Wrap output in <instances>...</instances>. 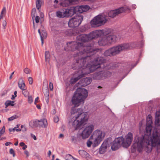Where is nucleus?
<instances>
[{"instance_id":"f257e3e1","label":"nucleus","mask_w":160,"mask_h":160,"mask_svg":"<svg viewBox=\"0 0 160 160\" xmlns=\"http://www.w3.org/2000/svg\"><path fill=\"white\" fill-rule=\"evenodd\" d=\"M66 51H77V54L74 57L76 62L72 65L74 69L79 70L78 72L81 74L76 78L71 80V82L74 83L84 75L89 74L100 68L106 69L112 68L109 67L106 60L104 58L99 57L96 53L101 52V50L94 48L91 46H82L81 43L72 42L67 43Z\"/></svg>"},{"instance_id":"f03ea898","label":"nucleus","mask_w":160,"mask_h":160,"mask_svg":"<svg viewBox=\"0 0 160 160\" xmlns=\"http://www.w3.org/2000/svg\"><path fill=\"white\" fill-rule=\"evenodd\" d=\"M155 127L152 136L151 135L152 125H147L146 133L141 137L135 138L133 147L139 152L144 149L148 152H150L153 147L160 145V111L156 113Z\"/></svg>"},{"instance_id":"7ed1b4c3","label":"nucleus","mask_w":160,"mask_h":160,"mask_svg":"<svg viewBox=\"0 0 160 160\" xmlns=\"http://www.w3.org/2000/svg\"><path fill=\"white\" fill-rule=\"evenodd\" d=\"M88 95L87 91L84 88H78L77 89L74 94L72 97L71 102L74 106L72 107L71 110L72 118L69 121L70 124H72L75 130L81 128L82 126L88 120L87 113L83 112L82 109H77L76 107L80 105Z\"/></svg>"},{"instance_id":"20e7f679","label":"nucleus","mask_w":160,"mask_h":160,"mask_svg":"<svg viewBox=\"0 0 160 160\" xmlns=\"http://www.w3.org/2000/svg\"><path fill=\"white\" fill-rule=\"evenodd\" d=\"M104 36L98 41L100 46H105L115 42L116 41V36L111 33L108 29L98 30L94 31L88 34H82L77 37L76 41L78 44L81 43L82 46H85L84 43L93 38L101 36Z\"/></svg>"},{"instance_id":"39448f33","label":"nucleus","mask_w":160,"mask_h":160,"mask_svg":"<svg viewBox=\"0 0 160 160\" xmlns=\"http://www.w3.org/2000/svg\"><path fill=\"white\" fill-rule=\"evenodd\" d=\"M125 139L122 137L117 138L113 141L111 146L112 150L115 151L118 149L122 145L123 147L128 148L131 144L132 141V134L129 132L125 136Z\"/></svg>"},{"instance_id":"423d86ee","label":"nucleus","mask_w":160,"mask_h":160,"mask_svg":"<svg viewBox=\"0 0 160 160\" xmlns=\"http://www.w3.org/2000/svg\"><path fill=\"white\" fill-rule=\"evenodd\" d=\"M131 48V44L125 43L113 47L106 50L104 53L105 56H112L120 53L121 51L128 50Z\"/></svg>"},{"instance_id":"0eeeda50","label":"nucleus","mask_w":160,"mask_h":160,"mask_svg":"<svg viewBox=\"0 0 160 160\" xmlns=\"http://www.w3.org/2000/svg\"><path fill=\"white\" fill-rule=\"evenodd\" d=\"M105 133L102 130L97 129L94 131L89 138L90 139L93 140V146L96 147L100 144L104 139Z\"/></svg>"},{"instance_id":"6e6552de","label":"nucleus","mask_w":160,"mask_h":160,"mask_svg":"<svg viewBox=\"0 0 160 160\" xmlns=\"http://www.w3.org/2000/svg\"><path fill=\"white\" fill-rule=\"evenodd\" d=\"M106 18L101 15L95 17L90 22L92 27L96 28L103 25L107 22Z\"/></svg>"},{"instance_id":"1a4fd4ad","label":"nucleus","mask_w":160,"mask_h":160,"mask_svg":"<svg viewBox=\"0 0 160 160\" xmlns=\"http://www.w3.org/2000/svg\"><path fill=\"white\" fill-rule=\"evenodd\" d=\"M83 20L82 16L76 15L70 19L68 23V26L71 28L77 27L81 24Z\"/></svg>"},{"instance_id":"9d476101","label":"nucleus","mask_w":160,"mask_h":160,"mask_svg":"<svg viewBox=\"0 0 160 160\" xmlns=\"http://www.w3.org/2000/svg\"><path fill=\"white\" fill-rule=\"evenodd\" d=\"M130 8L127 6L122 7L110 11L108 13V16L111 18H114L118 14L126 11L129 12Z\"/></svg>"},{"instance_id":"9b49d317","label":"nucleus","mask_w":160,"mask_h":160,"mask_svg":"<svg viewBox=\"0 0 160 160\" xmlns=\"http://www.w3.org/2000/svg\"><path fill=\"white\" fill-rule=\"evenodd\" d=\"M94 129V126L92 124L88 125L85 127L80 134V136L83 139L88 138Z\"/></svg>"},{"instance_id":"f8f14e48","label":"nucleus","mask_w":160,"mask_h":160,"mask_svg":"<svg viewBox=\"0 0 160 160\" xmlns=\"http://www.w3.org/2000/svg\"><path fill=\"white\" fill-rule=\"evenodd\" d=\"M94 129V126L92 124L88 125L85 127L80 134V136L83 139L88 138Z\"/></svg>"},{"instance_id":"ddd939ff","label":"nucleus","mask_w":160,"mask_h":160,"mask_svg":"<svg viewBox=\"0 0 160 160\" xmlns=\"http://www.w3.org/2000/svg\"><path fill=\"white\" fill-rule=\"evenodd\" d=\"M111 73L109 71H102L95 73L93 76L94 79L99 80L103 79L109 77Z\"/></svg>"},{"instance_id":"4468645a","label":"nucleus","mask_w":160,"mask_h":160,"mask_svg":"<svg viewBox=\"0 0 160 160\" xmlns=\"http://www.w3.org/2000/svg\"><path fill=\"white\" fill-rule=\"evenodd\" d=\"M111 142V138H108L105 139L99 149V152L100 154L104 153L107 148H109Z\"/></svg>"},{"instance_id":"2eb2a0df","label":"nucleus","mask_w":160,"mask_h":160,"mask_svg":"<svg viewBox=\"0 0 160 160\" xmlns=\"http://www.w3.org/2000/svg\"><path fill=\"white\" fill-rule=\"evenodd\" d=\"M65 12L66 13L67 17L72 16L74 14L78 12V9H76V7H72L69 8L65 9Z\"/></svg>"},{"instance_id":"dca6fc26","label":"nucleus","mask_w":160,"mask_h":160,"mask_svg":"<svg viewBox=\"0 0 160 160\" xmlns=\"http://www.w3.org/2000/svg\"><path fill=\"white\" fill-rule=\"evenodd\" d=\"M92 79L90 78H83L80 80L78 82L80 86L85 87L91 83Z\"/></svg>"},{"instance_id":"f3484780","label":"nucleus","mask_w":160,"mask_h":160,"mask_svg":"<svg viewBox=\"0 0 160 160\" xmlns=\"http://www.w3.org/2000/svg\"><path fill=\"white\" fill-rule=\"evenodd\" d=\"M89 9L90 7L89 6L86 5L76 6V9H78V12L79 13L86 12Z\"/></svg>"},{"instance_id":"a211bd4d","label":"nucleus","mask_w":160,"mask_h":160,"mask_svg":"<svg viewBox=\"0 0 160 160\" xmlns=\"http://www.w3.org/2000/svg\"><path fill=\"white\" fill-rule=\"evenodd\" d=\"M38 127H39L46 128L48 126V122L47 119H43L38 120Z\"/></svg>"},{"instance_id":"6ab92c4d","label":"nucleus","mask_w":160,"mask_h":160,"mask_svg":"<svg viewBox=\"0 0 160 160\" xmlns=\"http://www.w3.org/2000/svg\"><path fill=\"white\" fill-rule=\"evenodd\" d=\"M79 154L83 158H86L87 159H88L90 158V155L85 151L81 150L79 151Z\"/></svg>"},{"instance_id":"aec40b11","label":"nucleus","mask_w":160,"mask_h":160,"mask_svg":"<svg viewBox=\"0 0 160 160\" xmlns=\"http://www.w3.org/2000/svg\"><path fill=\"white\" fill-rule=\"evenodd\" d=\"M57 16L59 18H63L65 17H67L66 13L65 11L62 10L57 11L56 12Z\"/></svg>"},{"instance_id":"412c9836","label":"nucleus","mask_w":160,"mask_h":160,"mask_svg":"<svg viewBox=\"0 0 160 160\" xmlns=\"http://www.w3.org/2000/svg\"><path fill=\"white\" fill-rule=\"evenodd\" d=\"M18 86L21 90H24L26 89V88L25 84L22 79L19 80L18 82Z\"/></svg>"},{"instance_id":"4be33fe9","label":"nucleus","mask_w":160,"mask_h":160,"mask_svg":"<svg viewBox=\"0 0 160 160\" xmlns=\"http://www.w3.org/2000/svg\"><path fill=\"white\" fill-rule=\"evenodd\" d=\"M48 82L46 80H45L43 82V86L45 87L46 89L43 92L44 94L45 95V96H49V90L48 89Z\"/></svg>"},{"instance_id":"5701e85b","label":"nucleus","mask_w":160,"mask_h":160,"mask_svg":"<svg viewBox=\"0 0 160 160\" xmlns=\"http://www.w3.org/2000/svg\"><path fill=\"white\" fill-rule=\"evenodd\" d=\"M38 120L37 119L32 120L29 123V126L32 128H36L38 127Z\"/></svg>"},{"instance_id":"b1692460","label":"nucleus","mask_w":160,"mask_h":160,"mask_svg":"<svg viewBox=\"0 0 160 160\" xmlns=\"http://www.w3.org/2000/svg\"><path fill=\"white\" fill-rule=\"evenodd\" d=\"M72 2L70 0H64L61 3V5L62 7H67L71 5Z\"/></svg>"},{"instance_id":"393cba45","label":"nucleus","mask_w":160,"mask_h":160,"mask_svg":"<svg viewBox=\"0 0 160 160\" xmlns=\"http://www.w3.org/2000/svg\"><path fill=\"white\" fill-rule=\"evenodd\" d=\"M14 102L13 101H7L5 103L6 107H7L9 106H13Z\"/></svg>"},{"instance_id":"a878e982","label":"nucleus","mask_w":160,"mask_h":160,"mask_svg":"<svg viewBox=\"0 0 160 160\" xmlns=\"http://www.w3.org/2000/svg\"><path fill=\"white\" fill-rule=\"evenodd\" d=\"M36 3L37 9L40 11L39 9L41 6V2L40 0H36Z\"/></svg>"},{"instance_id":"bb28decb","label":"nucleus","mask_w":160,"mask_h":160,"mask_svg":"<svg viewBox=\"0 0 160 160\" xmlns=\"http://www.w3.org/2000/svg\"><path fill=\"white\" fill-rule=\"evenodd\" d=\"M66 160H78V159L74 158L72 155L68 154L66 157Z\"/></svg>"},{"instance_id":"cd10ccee","label":"nucleus","mask_w":160,"mask_h":160,"mask_svg":"<svg viewBox=\"0 0 160 160\" xmlns=\"http://www.w3.org/2000/svg\"><path fill=\"white\" fill-rule=\"evenodd\" d=\"M6 8L5 7H4L3 8L1 11V15L0 16V19H1L3 18V15L6 14Z\"/></svg>"},{"instance_id":"c85d7f7f","label":"nucleus","mask_w":160,"mask_h":160,"mask_svg":"<svg viewBox=\"0 0 160 160\" xmlns=\"http://www.w3.org/2000/svg\"><path fill=\"white\" fill-rule=\"evenodd\" d=\"M45 58L46 60H48L50 57L49 52L48 51H46L45 53Z\"/></svg>"},{"instance_id":"c756f323","label":"nucleus","mask_w":160,"mask_h":160,"mask_svg":"<svg viewBox=\"0 0 160 160\" xmlns=\"http://www.w3.org/2000/svg\"><path fill=\"white\" fill-rule=\"evenodd\" d=\"M93 143V140L92 139H90L88 140L87 142V146L88 147H91L92 144Z\"/></svg>"},{"instance_id":"7c9ffc66","label":"nucleus","mask_w":160,"mask_h":160,"mask_svg":"<svg viewBox=\"0 0 160 160\" xmlns=\"http://www.w3.org/2000/svg\"><path fill=\"white\" fill-rule=\"evenodd\" d=\"M41 34L42 36V38H45L47 37V34L45 30H42L41 31Z\"/></svg>"},{"instance_id":"2f4dec72","label":"nucleus","mask_w":160,"mask_h":160,"mask_svg":"<svg viewBox=\"0 0 160 160\" xmlns=\"http://www.w3.org/2000/svg\"><path fill=\"white\" fill-rule=\"evenodd\" d=\"M5 132V127L4 126L2 128V129L0 130V137Z\"/></svg>"},{"instance_id":"473e14b6","label":"nucleus","mask_w":160,"mask_h":160,"mask_svg":"<svg viewBox=\"0 0 160 160\" xmlns=\"http://www.w3.org/2000/svg\"><path fill=\"white\" fill-rule=\"evenodd\" d=\"M38 32L39 33L40 36L41 40L42 42V45H43V39L42 38V34H41V32L40 30V29H39L38 30Z\"/></svg>"},{"instance_id":"72a5a7b5","label":"nucleus","mask_w":160,"mask_h":160,"mask_svg":"<svg viewBox=\"0 0 160 160\" xmlns=\"http://www.w3.org/2000/svg\"><path fill=\"white\" fill-rule=\"evenodd\" d=\"M152 119H147V125H152Z\"/></svg>"},{"instance_id":"f704fd0d","label":"nucleus","mask_w":160,"mask_h":160,"mask_svg":"<svg viewBox=\"0 0 160 160\" xmlns=\"http://www.w3.org/2000/svg\"><path fill=\"white\" fill-rule=\"evenodd\" d=\"M28 102L30 103H32L33 101V98L31 96H28Z\"/></svg>"},{"instance_id":"c9c22d12","label":"nucleus","mask_w":160,"mask_h":160,"mask_svg":"<svg viewBox=\"0 0 160 160\" xmlns=\"http://www.w3.org/2000/svg\"><path fill=\"white\" fill-rule=\"evenodd\" d=\"M16 115L13 116L8 118V121H11L16 118Z\"/></svg>"},{"instance_id":"e433bc0d","label":"nucleus","mask_w":160,"mask_h":160,"mask_svg":"<svg viewBox=\"0 0 160 160\" xmlns=\"http://www.w3.org/2000/svg\"><path fill=\"white\" fill-rule=\"evenodd\" d=\"M9 152H10V153L11 154H12V156H13V157H15V153L14 151V150H13V149L11 148L10 149Z\"/></svg>"},{"instance_id":"4c0bfd02","label":"nucleus","mask_w":160,"mask_h":160,"mask_svg":"<svg viewBox=\"0 0 160 160\" xmlns=\"http://www.w3.org/2000/svg\"><path fill=\"white\" fill-rule=\"evenodd\" d=\"M24 72L26 74L30 73V70L28 68H26L24 69Z\"/></svg>"},{"instance_id":"58836bf2","label":"nucleus","mask_w":160,"mask_h":160,"mask_svg":"<svg viewBox=\"0 0 160 160\" xmlns=\"http://www.w3.org/2000/svg\"><path fill=\"white\" fill-rule=\"evenodd\" d=\"M28 80L29 82V83L30 84H32L33 82V79L31 77H29L28 78Z\"/></svg>"},{"instance_id":"ea45409f","label":"nucleus","mask_w":160,"mask_h":160,"mask_svg":"<svg viewBox=\"0 0 160 160\" xmlns=\"http://www.w3.org/2000/svg\"><path fill=\"white\" fill-rule=\"evenodd\" d=\"M71 139L72 142H75L77 141L76 138L74 136H72L71 137Z\"/></svg>"},{"instance_id":"a19ab883","label":"nucleus","mask_w":160,"mask_h":160,"mask_svg":"<svg viewBox=\"0 0 160 160\" xmlns=\"http://www.w3.org/2000/svg\"><path fill=\"white\" fill-rule=\"evenodd\" d=\"M21 128L22 129V131L23 132L26 131L27 129L23 125H21Z\"/></svg>"},{"instance_id":"79ce46f5","label":"nucleus","mask_w":160,"mask_h":160,"mask_svg":"<svg viewBox=\"0 0 160 160\" xmlns=\"http://www.w3.org/2000/svg\"><path fill=\"white\" fill-rule=\"evenodd\" d=\"M59 121L58 117L57 116H55L54 118V121L55 122H58Z\"/></svg>"},{"instance_id":"37998d69","label":"nucleus","mask_w":160,"mask_h":160,"mask_svg":"<svg viewBox=\"0 0 160 160\" xmlns=\"http://www.w3.org/2000/svg\"><path fill=\"white\" fill-rule=\"evenodd\" d=\"M49 87L51 90H52L53 89V85L52 83L50 82L49 83Z\"/></svg>"},{"instance_id":"c03bdc74","label":"nucleus","mask_w":160,"mask_h":160,"mask_svg":"<svg viewBox=\"0 0 160 160\" xmlns=\"http://www.w3.org/2000/svg\"><path fill=\"white\" fill-rule=\"evenodd\" d=\"M7 25V22L6 21H4L2 22V26L3 27V28L5 29L6 26Z\"/></svg>"},{"instance_id":"a18cd8bd","label":"nucleus","mask_w":160,"mask_h":160,"mask_svg":"<svg viewBox=\"0 0 160 160\" xmlns=\"http://www.w3.org/2000/svg\"><path fill=\"white\" fill-rule=\"evenodd\" d=\"M40 18L39 16H37L35 18V22L37 23L39 22Z\"/></svg>"},{"instance_id":"49530a36","label":"nucleus","mask_w":160,"mask_h":160,"mask_svg":"<svg viewBox=\"0 0 160 160\" xmlns=\"http://www.w3.org/2000/svg\"><path fill=\"white\" fill-rule=\"evenodd\" d=\"M36 10L35 8H33L32 10V18H33V14H35Z\"/></svg>"},{"instance_id":"de8ad7c7","label":"nucleus","mask_w":160,"mask_h":160,"mask_svg":"<svg viewBox=\"0 0 160 160\" xmlns=\"http://www.w3.org/2000/svg\"><path fill=\"white\" fill-rule=\"evenodd\" d=\"M45 99L46 100L47 103H48L49 100V96H45Z\"/></svg>"},{"instance_id":"09e8293b","label":"nucleus","mask_w":160,"mask_h":160,"mask_svg":"<svg viewBox=\"0 0 160 160\" xmlns=\"http://www.w3.org/2000/svg\"><path fill=\"white\" fill-rule=\"evenodd\" d=\"M16 127L14 128H9V130L10 132H14L15 130Z\"/></svg>"},{"instance_id":"8fccbe9b","label":"nucleus","mask_w":160,"mask_h":160,"mask_svg":"<svg viewBox=\"0 0 160 160\" xmlns=\"http://www.w3.org/2000/svg\"><path fill=\"white\" fill-rule=\"evenodd\" d=\"M12 144L11 142H6L5 144V145L6 146H8L10 144Z\"/></svg>"},{"instance_id":"3c124183","label":"nucleus","mask_w":160,"mask_h":160,"mask_svg":"<svg viewBox=\"0 0 160 160\" xmlns=\"http://www.w3.org/2000/svg\"><path fill=\"white\" fill-rule=\"evenodd\" d=\"M24 153L25 154H26L27 155V157H28L29 156V153L28 151L25 150L24 151Z\"/></svg>"},{"instance_id":"603ef678","label":"nucleus","mask_w":160,"mask_h":160,"mask_svg":"<svg viewBox=\"0 0 160 160\" xmlns=\"http://www.w3.org/2000/svg\"><path fill=\"white\" fill-rule=\"evenodd\" d=\"M39 98L38 97H37L35 99V101H34V104H36L38 102V100Z\"/></svg>"},{"instance_id":"864d4df0","label":"nucleus","mask_w":160,"mask_h":160,"mask_svg":"<svg viewBox=\"0 0 160 160\" xmlns=\"http://www.w3.org/2000/svg\"><path fill=\"white\" fill-rule=\"evenodd\" d=\"M19 145L20 146L23 147L25 145V144L23 142H21L20 143Z\"/></svg>"},{"instance_id":"5fc2aeb1","label":"nucleus","mask_w":160,"mask_h":160,"mask_svg":"<svg viewBox=\"0 0 160 160\" xmlns=\"http://www.w3.org/2000/svg\"><path fill=\"white\" fill-rule=\"evenodd\" d=\"M14 72H12V73L11 74L10 76L9 77V79H11L12 78V76L13 75V74H14Z\"/></svg>"},{"instance_id":"6e6d98bb","label":"nucleus","mask_w":160,"mask_h":160,"mask_svg":"<svg viewBox=\"0 0 160 160\" xmlns=\"http://www.w3.org/2000/svg\"><path fill=\"white\" fill-rule=\"evenodd\" d=\"M27 146L26 145H25L23 146L22 147V149L23 150H25L26 148H27Z\"/></svg>"},{"instance_id":"4d7b16f0","label":"nucleus","mask_w":160,"mask_h":160,"mask_svg":"<svg viewBox=\"0 0 160 160\" xmlns=\"http://www.w3.org/2000/svg\"><path fill=\"white\" fill-rule=\"evenodd\" d=\"M151 115H149L148 116V117L147 118V119H152V118H151Z\"/></svg>"},{"instance_id":"13d9d810","label":"nucleus","mask_w":160,"mask_h":160,"mask_svg":"<svg viewBox=\"0 0 160 160\" xmlns=\"http://www.w3.org/2000/svg\"><path fill=\"white\" fill-rule=\"evenodd\" d=\"M64 136V135L63 134H60L59 135V138H62Z\"/></svg>"},{"instance_id":"bf43d9fd","label":"nucleus","mask_w":160,"mask_h":160,"mask_svg":"<svg viewBox=\"0 0 160 160\" xmlns=\"http://www.w3.org/2000/svg\"><path fill=\"white\" fill-rule=\"evenodd\" d=\"M51 153H52V152H51V151L50 150H49L48 151V156L50 157V156L51 155Z\"/></svg>"},{"instance_id":"052dcab7","label":"nucleus","mask_w":160,"mask_h":160,"mask_svg":"<svg viewBox=\"0 0 160 160\" xmlns=\"http://www.w3.org/2000/svg\"><path fill=\"white\" fill-rule=\"evenodd\" d=\"M32 137L33 138V139L34 140H36L37 139V138H36V137L35 136V135H33L32 136Z\"/></svg>"},{"instance_id":"680f3d73","label":"nucleus","mask_w":160,"mask_h":160,"mask_svg":"<svg viewBox=\"0 0 160 160\" xmlns=\"http://www.w3.org/2000/svg\"><path fill=\"white\" fill-rule=\"evenodd\" d=\"M136 8V5H132V8L133 9H135Z\"/></svg>"},{"instance_id":"e2e57ef3","label":"nucleus","mask_w":160,"mask_h":160,"mask_svg":"<svg viewBox=\"0 0 160 160\" xmlns=\"http://www.w3.org/2000/svg\"><path fill=\"white\" fill-rule=\"evenodd\" d=\"M15 130L17 132H19L21 131V129H16V128Z\"/></svg>"},{"instance_id":"0e129e2a","label":"nucleus","mask_w":160,"mask_h":160,"mask_svg":"<svg viewBox=\"0 0 160 160\" xmlns=\"http://www.w3.org/2000/svg\"><path fill=\"white\" fill-rule=\"evenodd\" d=\"M36 107L38 109H40L41 108V107L40 105H37Z\"/></svg>"},{"instance_id":"69168bd1","label":"nucleus","mask_w":160,"mask_h":160,"mask_svg":"<svg viewBox=\"0 0 160 160\" xmlns=\"http://www.w3.org/2000/svg\"><path fill=\"white\" fill-rule=\"evenodd\" d=\"M15 99V97L13 95H12L11 99L12 100H14Z\"/></svg>"},{"instance_id":"338daca9","label":"nucleus","mask_w":160,"mask_h":160,"mask_svg":"<svg viewBox=\"0 0 160 160\" xmlns=\"http://www.w3.org/2000/svg\"><path fill=\"white\" fill-rule=\"evenodd\" d=\"M17 92L16 91H15L14 92V94L15 96V97H17Z\"/></svg>"},{"instance_id":"774afa93","label":"nucleus","mask_w":160,"mask_h":160,"mask_svg":"<svg viewBox=\"0 0 160 160\" xmlns=\"http://www.w3.org/2000/svg\"><path fill=\"white\" fill-rule=\"evenodd\" d=\"M54 2L55 3H58V0H54Z\"/></svg>"}]
</instances>
